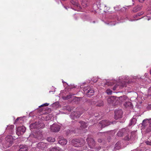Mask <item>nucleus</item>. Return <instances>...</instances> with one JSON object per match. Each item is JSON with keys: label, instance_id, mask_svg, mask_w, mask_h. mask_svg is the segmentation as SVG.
Instances as JSON below:
<instances>
[{"label": "nucleus", "instance_id": "52", "mask_svg": "<svg viewBox=\"0 0 151 151\" xmlns=\"http://www.w3.org/2000/svg\"><path fill=\"white\" fill-rule=\"evenodd\" d=\"M133 2H134V0H132Z\"/></svg>", "mask_w": 151, "mask_h": 151}, {"label": "nucleus", "instance_id": "27", "mask_svg": "<svg viewBox=\"0 0 151 151\" xmlns=\"http://www.w3.org/2000/svg\"><path fill=\"white\" fill-rule=\"evenodd\" d=\"M50 151H63L59 147H54L50 149Z\"/></svg>", "mask_w": 151, "mask_h": 151}, {"label": "nucleus", "instance_id": "16", "mask_svg": "<svg viewBox=\"0 0 151 151\" xmlns=\"http://www.w3.org/2000/svg\"><path fill=\"white\" fill-rule=\"evenodd\" d=\"M14 126L13 125H11L10 126H7L6 128V130L11 134H13L14 133Z\"/></svg>", "mask_w": 151, "mask_h": 151}, {"label": "nucleus", "instance_id": "37", "mask_svg": "<svg viewBox=\"0 0 151 151\" xmlns=\"http://www.w3.org/2000/svg\"><path fill=\"white\" fill-rule=\"evenodd\" d=\"M92 80L94 82H96L97 81V79L96 78H93L92 79Z\"/></svg>", "mask_w": 151, "mask_h": 151}, {"label": "nucleus", "instance_id": "46", "mask_svg": "<svg viewBox=\"0 0 151 151\" xmlns=\"http://www.w3.org/2000/svg\"><path fill=\"white\" fill-rule=\"evenodd\" d=\"M100 148L101 147H99L98 149H97V150H95L98 151L100 149Z\"/></svg>", "mask_w": 151, "mask_h": 151}, {"label": "nucleus", "instance_id": "40", "mask_svg": "<svg viewBox=\"0 0 151 151\" xmlns=\"http://www.w3.org/2000/svg\"><path fill=\"white\" fill-rule=\"evenodd\" d=\"M107 24V23H106ZM107 24H108L110 25H115V23L114 22H110L107 23Z\"/></svg>", "mask_w": 151, "mask_h": 151}, {"label": "nucleus", "instance_id": "11", "mask_svg": "<svg viewBox=\"0 0 151 151\" xmlns=\"http://www.w3.org/2000/svg\"><path fill=\"white\" fill-rule=\"evenodd\" d=\"M26 128L24 126H22L19 127L16 129V133L18 136L23 134L25 132Z\"/></svg>", "mask_w": 151, "mask_h": 151}, {"label": "nucleus", "instance_id": "10", "mask_svg": "<svg viewBox=\"0 0 151 151\" xmlns=\"http://www.w3.org/2000/svg\"><path fill=\"white\" fill-rule=\"evenodd\" d=\"M70 3L72 4L75 7L77 8L76 9L78 11H82L83 10L82 8L80 6V5L79 4L78 1L77 0H70Z\"/></svg>", "mask_w": 151, "mask_h": 151}, {"label": "nucleus", "instance_id": "34", "mask_svg": "<svg viewBox=\"0 0 151 151\" xmlns=\"http://www.w3.org/2000/svg\"><path fill=\"white\" fill-rule=\"evenodd\" d=\"M106 92L108 94H111L112 93V91L111 90L108 88L106 90Z\"/></svg>", "mask_w": 151, "mask_h": 151}, {"label": "nucleus", "instance_id": "5", "mask_svg": "<svg viewBox=\"0 0 151 151\" xmlns=\"http://www.w3.org/2000/svg\"><path fill=\"white\" fill-rule=\"evenodd\" d=\"M85 143L84 140L82 139H75L72 140V143L75 147H79L82 146Z\"/></svg>", "mask_w": 151, "mask_h": 151}, {"label": "nucleus", "instance_id": "6", "mask_svg": "<svg viewBox=\"0 0 151 151\" xmlns=\"http://www.w3.org/2000/svg\"><path fill=\"white\" fill-rule=\"evenodd\" d=\"M141 124L142 126L144 127H147L148 126L150 127V128L147 129V132H149L151 130V118L149 120L146 119L143 120Z\"/></svg>", "mask_w": 151, "mask_h": 151}, {"label": "nucleus", "instance_id": "24", "mask_svg": "<svg viewBox=\"0 0 151 151\" xmlns=\"http://www.w3.org/2000/svg\"><path fill=\"white\" fill-rule=\"evenodd\" d=\"M18 151H27V147L25 145H21L20 149Z\"/></svg>", "mask_w": 151, "mask_h": 151}, {"label": "nucleus", "instance_id": "19", "mask_svg": "<svg viewBox=\"0 0 151 151\" xmlns=\"http://www.w3.org/2000/svg\"><path fill=\"white\" fill-rule=\"evenodd\" d=\"M146 17L145 18L146 19L149 21L151 19V9H148V12L145 13Z\"/></svg>", "mask_w": 151, "mask_h": 151}, {"label": "nucleus", "instance_id": "54", "mask_svg": "<svg viewBox=\"0 0 151 151\" xmlns=\"http://www.w3.org/2000/svg\"><path fill=\"white\" fill-rule=\"evenodd\" d=\"M62 82H63V83H64V81H62Z\"/></svg>", "mask_w": 151, "mask_h": 151}, {"label": "nucleus", "instance_id": "3", "mask_svg": "<svg viewBox=\"0 0 151 151\" xmlns=\"http://www.w3.org/2000/svg\"><path fill=\"white\" fill-rule=\"evenodd\" d=\"M45 126L43 123L38 122L31 124L30 125V129L32 132L34 131L33 129H39L43 128Z\"/></svg>", "mask_w": 151, "mask_h": 151}, {"label": "nucleus", "instance_id": "55", "mask_svg": "<svg viewBox=\"0 0 151 151\" xmlns=\"http://www.w3.org/2000/svg\"><path fill=\"white\" fill-rule=\"evenodd\" d=\"M93 23H95V21H93Z\"/></svg>", "mask_w": 151, "mask_h": 151}, {"label": "nucleus", "instance_id": "47", "mask_svg": "<svg viewBox=\"0 0 151 151\" xmlns=\"http://www.w3.org/2000/svg\"><path fill=\"white\" fill-rule=\"evenodd\" d=\"M64 8H65L66 9H67V7H66V6H64Z\"/></svg>", "mask_w": 151, "mask_h": 151}, {"label": "nucleus", "instance_id": "36", "mask_svg": "<svg viewBox=\"0 0 151 151\" xmlns=\"http://www.w3.org/2000/svg\"><path fill=\"white\" fill-rule=\"evenodd\" d=\"M131 137H129L128 135L126 136L124 138V139L125 140L129 141L131 139Z\"/></svg>", "mask_w": 151, "mask_h": 151}, {"label": "nucleus", "instance_id": "43", "mask_svg": "<svg viewBox=\"0 0 151 151\" xmlns=\"http://www.w3.org/2000/svg\"><path fill=\"white\" fill-rule=\"evenodd\" d=\"M119 7H114V9H115V10L116 11H118L119 10H120V9L119 8H118Z\"/></svg>", "mask_w": 151, "mask_h": 151}, {"label": "nucleus", "instance_id": "32", "mask_svg": "<svg viewBox=\"0 0 151 151\" xmlns=\"http://www.w3.org/2000/svg\"><path fill=\"white\" fill-rule=\"evenodd\" d=\"M83 2L82 3V5L84 8L85 7L87 6V4L86 2L88 1V0H82Z\"/></svg>", "mask_w": 151, "mask_h": 151}, {"label": "nucleus", "instance_id": "45", "mask_svg": "<svg viewBox=\"0 0 151 151\" xmlns=\"http://www.w3.org/2000/svg\"><path fill=\"white\" fill-rule=\"evenodd\" d=\"M19 119V118H17V119L16 120H15V122H17V121H18Z\"/></svg>", "mask_w": 151, "mask_h": 151}, {"label": "nucleus", "instance_id": "1", "mask_svg": "<svg viewBox=\"0 0 151 151\" xmlns=\"http://www.w3.org/2000/svg\"><path fill=\"white\" fill-rule=\"evenodd\" d=\"M129 79V77L128 76L119 77L118 82L113 87V90H115L118 87L121 88L124 87H125L126 84V82H127V81L128 82L130 81Z\"/></svg>", "mask_w": 151, "mask_h": 151}, {"label": "nucleus", "instance_id": "20", "mask_svg": "<svg viewBox=\"0 0 151 151\" xmlns=\"http://www.w3.org/2000/svg\"><path fill=\"white\" fill-rule=\"evenodd\" d=\"M47 145L46 143L41 142L37 144V146L39 148L43 149L47 147Z\"/></svg>", "mask_w": 151, "mask_h": 151}, {"label": "nucleus", "instance_id": "21", "mask_svg": "<svg viewBox=\"0 0 151 151\" xmlns=\"http://www.w3.org/2000/svg\"><path fill=\"white\" fill-rule=\"evenodd\" d=\"M126 132H127V131L124 128L123 129L118 131L117 135L118 136L121 137L124 134H125Z\"/></svg>", "mask_w": 151, "mask_h": 151}, {"label": "nucleus", "instance_id": "4", "mask_svg": "<svg viewBox=\"0 0 151 151\" xmlns=\"http://www.w3.org/2000/svg\"><path fill=\"white\" fill-rule=\"evenodd\" d=\"M83 91L84 93L88 97H90L94 94V91L88 86L87 87L85 86L83 88Z\"/></svg>", "mask_w": 151, "mask_h": 151}, {"label": "nucleus", "instance_id": "7", "mask_svg": "<svg viewBox=\"0 0 151 151\" xmlns=\"http://www.w3.org/2000/svg\"><path fill=\"white\" fill-rule=\"evenodd\" d=\"M40 133L39 135L37 136V135H38V133L37 132V133H36V136L33 134H31L29 136V137L28 138V139L30 140L31 138H32V139L31 140V141H32V143L34 142H35L33 141V140H35V139H41V137L42 136V134L41 133V132H42V131H40Z\"/></svg>", "mask_w": 151, "mask_h": 151}, {"label": "nucleus", "instance_id": "42", "mask_svg": "<svg viewBox=\"0 0 151 151\" xmlns=\"http://www.w3.org/2000/svg\"><path fill=\"white\" fill-rule=\"evenodd\" d=\"M70 96H67L66 97H63V98L64 99L66 100L67 99L69 98H70Z\"/></svg>", "mask_w": 151, "mask_h": 151}, {"label": "nucleus", "instance_id": "48", "mask_svg": "<svg viewBox=\"0 0 151 151\" xmlns=\"http://www.w3.org/2000/svg\"><path fill=\"white\" fill-rule=\"evenodd\" d=\"M147 76V74L146 73H145V76Z\"/></svg>", "mask_w": 151, "mask_h": 151}, {"label": "nucleus", "instance_id": "23", "mask_svg": "<svg viewBox=\"0 0 151 151\" xmlns=\"http://www.w3.org/2000/svg\"><path fill=\"white\" fill-rule=\"evenodd\" d=\"M137 120V119L136 118H133L130 120V122L129 124V126H130L134 125L136 123Z\"/></svg>", "mask_w": 151, "mask_h": 151}, {"label": "nucleus", "instance_id": "22", "mask_svg": "<svg viewBox=\"0 0 151 151\" xmlns=\"http://www.w3.org/2000/svg\"><path fill=\"white\" fill-rule=\"evenodd\" d=\"M143 14H144V12H139V13H138L136 15H135L134 16V18H135V19H131L130 20L131 21H134L137 20L139 19H140V18H139V19H137V18L138 16H139L142 15Z\"/></svg>", "mask_w": 151, "mask_h": 151}, {"label": "nucleus", "instance_id": "44", "mask_svg": "<svg viewBox=\"0 0 151 151\" xmlns=\"http://www.w3.org/2000/svg\"><path fill=\"white\" fill-rule=\"evenodd\" d=\"M98 141L99 142H101L102 141V140L101 139H99L98 140Z\"/></svg>", "mask_w": 151, "mask_h": 151}, {"label": "nucleus", "instance_id": "38", "mask_svg": "<svg viewBox=\"0 0 151 151\" xmlns=\"http://www.w3.org/2000/svg\"><path fill=\"white\" fill-rule=\"evenodd\" d=\"M93 8L95 10H96L99 9V7L97 6L96 4H95L93 5Z\"/></svg>", "mask_w": 151, "mask_h": 151}, {"label": "nucleus", "instance_id": "29", "mask_svg": "<svg viewBox=\"0 0 151 151\" xmlns=\"http://www.w3.org/2000/svg\"><path fill=\"white\" fill-rule=\"evenodd\" d=\"M124 105L126 107H130L132 106V103L130 101H126L124 104Z\"/></svg>", "mask_w": 151, "mask_h": 151}, {"label": "nucleus", "instance_id": "17", "mask_svg": "<svg viewBox=\"0 0 151 151\" xmlns=\"http://www.w3.org/2000/svg\"><path fill=\"white\" fill-rule=\"evenodd\" d=\"M59 139V140L58 141V143L61 145H65L67 144V141L66 139L62 138L61 137H60Z\"/></svg>", "mask_w": 151, "mask_h": 151}, {"label": "nucleus", "instance_id": "13", "mask_svg": "<svg viewBox=\"0 0 151 151\" xmlns=\"http://www.w3.org/2000/svg\"><path fill=\"white\" fill-rule=\"evenodd\" d=\"M60 128V125L57 124H54L50 127V130L51 131L56 132L59 131Z\"/></svg>", "mask_w": 151, "mask_h": 151}, {"label": "nucleus", "instance_id": "51", "mask_svg": "<svg viewBox=\"0 0 151 151\" xmlns=\"http://www.w3.org/2000/svg\"><path fill=\"white\" fill-rule=\"evenodd\" d=\"M150 73L151 75V70H150Z\"/></svg>", "mask_w": 151, "mask_h": 151}, {"label": "nucleus", "instance_id": "39", "mask_svg": "<svg viewBox=\"0 0 151 151\" xmlns=\"http://www.w3.org/2000/svg\"><path fill=\"white\" fill-rule=\"evenodd\" d=\"M49 105V104H48L47 103H45L42 105H41L40 106H39V107H40L43 106H48Z\"/></svg>", "mask_w": 151, "mask_h": 151}, {"label": "nucleus", "instance_id": "49", "mask_svg": "<svg viewBox=\"0 0 151 151\" xmlns=\"http://www.w3.org/2000/svg\"><path fill=\"white\" fill-rule=\"evenodd\" d=\"M88 151H93V150H89Z\"/></svg>", "mask_w": 151, "mask_h": 151}, {"label": "nucleus", "instance_id": "50", "mask_svg": "<svg viewBox=\"0 0 151 151\" xmlns=\"http://www.w3.org/2000/svg\"><path fill=\"white\" fill-rule=\"evenodd\" d=\"M2 139H0V142L2 141Z\"/></svg>", "mask_w": 151, "mask_h": 151}, {"label": "nucleus", "instance_id": "14", "mask_svg": "<svg viewBox=\"0 0 151 151\" xmlns=\"http://www.w3.org/2000/svg\"><path fill=\"white\" fill-rule=\"evenodd\" d=\"M123 114L122 110L120 109L116 110L115 111V118L117 119L119 118H121Z\"/></svg>", "mask_w": 151, "mask_h": 151}, {"label": "nucleus", "instance_id": "2", "mask_svg": "<svg viewBox=\"0 0 151 151\" xmlns=\"http://www.w3.org/2000/svg\"><path fill=\"white\" fill-rule=\"evenodd\" d=\"M6 142L5 143L2 144L3 147L5 148L9 147L13 144V138L11 135H8L5 138Z\"/></svg>", "mask_w": 151, "mask_h": 151}, {"label": "nucleus", "instance_id": "28", "mask_svg": "<svg viewBox=\"0 0 151 151\" xmlns=\"http://www.w3.org/2000/svg\"><path fill=\"white\" fill-rule=\"evenodd\" d=\"M120 148V143L119 142H117L115 145V149L118 150Z\"/></svg>", "mask_w": 151, "mask_h": 151}, {"label": "nucleus", "instance_id": "33", "mask_svg": "<svg viewBox=\"0 0 151 151\" xmlns=\"http://www.w3.org/2000/svg\"><path fill=\"white\" fill-rule=\"evenodd\" d=\"M72 108L70 106H67L64 107L63 108V109H67L68 111H70L72 109Z\"/></svg>", "mask_w": 151, "mask_h": 151}, {"label": "nucleus", "instance_id": "35", "mask_svg": "<svg viewBox=\"0 0 151 151\" xmlns=\"http://www.w3.org/2000/svg\"><path fill=\"white\" fill-rule=\"evenodd\" d=\"M53 106H55L57 107L59 106V103L58 102H56L52 104Z\"/></svg>", "mask_w": 151, "mask_h": 151}, {"label": "nucleus", "instance_id": "12", "mask_svg": "<svg viewBox=\"0 0 151 151\" xmlns=\"http://www.w3.org/2000/svg\"><path fill=\"white\" fill-rule=\"evenodd\" d=\"M111 123L107 120H103L100 121L99 126L101 128H103L111 124Z\"/></svg>", "mask_w": 151, "mask_h": 151}, {"label": "nucleus", "instance_id": "41", "mask_svg": "<svg viewBox=\"0 0 151 151\" xmlns=\"http://www.w3.org/2000/svg\"><path fill=\"white\" fill-rule=\"evenodd\" d=\"M145 143L148 145H151V141H147L145 142Z\"/></svg>", "mask_w": 151, "mask_h": 151}, {"label": "nucleus", "instance_id": "9", "mask_svg": "<svg viewBox=\"0 0 151 151\" xmlns=\"http://www.w3.org/2000/svg\"><path fill=\"white\" fill-rule=\"evenodd\" d=\"M87 141L88 145L91 148H93L95 145V142L93 139L91 137H88L87 138Z\"/></svg>", "mask_w": 151, "mask_h": 151}, {"label": "nucleus", "instance_id": "53", "mask_svg": "<svg viewBox=\"0 0 151 151\" xmlns=\"http://www.w3.org/2000/svg\"><path fill=\"white\" fill-rule=\"evenodd\" d=\"M134 3H133L132 4H133V5H134Z\"/></svg>", "mask_w": 151, "mask_h": 151}, {"label": "nucleus", "instance_id": "31", "mask_svg": "<svg viewBox=\"0 0 151 151\" xmlns=\"http://www.w3.org/2000/svg\"><path fill=\"white\" fill-rule=\"evenodd\" d=\"M114 99V97H111L107 99L108 103L109 104L113 103L114 101L113 99Z\"/></svg>", "mask_w": 151, "mask_h": 151}, {"label": "nucleus", "instance_id": "15", "mask_svg": "<svg viewBox=\"0 0 151 151\" xmlns=\"http://www.w3.org/2000/svg\"><path fill=\"white\" fill-rule=\"evenodd\" d=\"M91 104L92 105H94L97 106H103L104 105V103L102 101L100 100L97 102L92 101L90 102Z\"/></svg>", "mask_w": 151, "mask_h": 151}, {"label": "nucleus", "instance_id": "30", "mask_svg": "<svg viewBox=\"0 0 151 151\" xmlns=\"http://www.w3.org/2000/svg\"><path fill=\"white\" fill-rule=\"evenodd\" d=\"M47 140L49 142H52L55 141V139L54 138L50 137L47 138Z\"/></svg>", "mask_w": 151, "mask_h": 151}, {"label": "nucleus", "instance_id": "8", "mask_svg": "<svg viewBox=\"0 0 151 151\" xmlns=\"http://www.w3.org/2000/svg\"><path fill=\"white\" fill-rule=\"evenodd\" d=\"M81 109H80L79 111L73 112L71 113L70 115V117L73 119L79 118L83 112L81 111Z\"/></svg>", "mask_w": 151, "mask_h": 151}, {"label": "nucleus", "instance_id": "25", "mask_svg": "<svg viewBox=\"0 0 151 151\" xmlns=\"http://www.w3.org/2000/svg\"><path fill=\"white\" fill-rule=\"evenodd\" d=\"M142 9V6L140 5H138L134 8L133 10L134 12H136Z\"/></svg>", "mask_w": 151, "mask_h": 151}, {"label": "nucleus", "instance_id": "18", "mask_svg": "<svg viewBox=\"0 0 151 151\" xmlns=\"http://www.w3.org/2000/svg\"><path fill=\"white\" fill-rule=\"evenodd\" d=\"M79 125H80V127L79 128L80 130L83 129L87 127V126L86 123L82 121L79 122Z\"/></svg>", "mask_w": 151, "mask_h": 151}, {"label": "nucleus", "instance_id": "26", "mask_svg": "<svg viewBox=\"0 0 151 151\" xmlns=\"http://www.w3.org/2000/svg\"><path fill=\"white\" fill-rule=\"evenodd\" d=\"M119 100L122 102L128 99L127 97L126 96H120L119 97Z\"/></svg>", "mask_w": 151, "mask_h": 151}]
</instances>
